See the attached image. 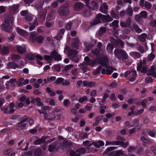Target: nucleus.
I'll return each instance as SVG.
<instances>
[{"label":"nucleus","mask_w":156,"mask_h":156,"mask_svg":"<svg viewBox=\"0 0 156 156\" xmlns=\"http://www.w3.org/2000/svg\"><path fill=\"white\" fill-rule=\"evenodd\" d=\"M113 20L109 15H105L99 13L96 15L95 19L91 22V25H94L101 23L102 21L105 23L111 21Z\"/></svg>","instance_id":"nucleus-1"},{"label":"nucleus","mask_w":156,"mask_h":156,"mask_svg":"<svg viewBox=\"0 0 156 156\" xmlns=\"http://www.w3.org/2000/svg\"><path fill=\"white\" fill-rule=\"evenodd\" d=\"M14 18L10 16L5 17L4 21L1 25V28L2 30L6 32H9L12 28L10 24L12 23Z\"/></svg>","instance_id":"nucleus-2"},{"label":"nucleus","mask_w":156,"mask_h":156,"mask_svg":"<svg viewBox=\"0 0 156 156\" xmlns=\"http://www.w3.org/2000/svg\"><path fill=\"white\" fill-rule=\"evenodd\" d=\"M115 56L119 60L126 59L128 58V55L124 50L115 49L114 51Z\"/></svg>","instance_id":"nucleus-3"},{"label":"nucleus","mask_w":156,"mask_h":156,"mask_svg":"<svg viewBox=\"0 0 156 156\" xmlns=\"http://www.w3.org/2000/svg\"><path fill=\"white\" fill-rule=\"evenodd\" d=\"M36 33L32 32L30 35V40L33 42H37L39 43H41L44 39L43 37L39 36H36Z\"/></svg>","instance_id":"nucleus-4"},{"label":"nucleus","mask_w":156,"mask_h":156,"mask_svg":"<svg viewBox=\"0 0 156 156\" xmlns=\"http://www.w3.org/2000/svg\"><path fill=\"white\" fill-rule=\"evenodd\" d=\"M69 11L68 7L63 5L60 7L58 10L59 15L62 16H67L69 13Z\"/></svg>","instance_id":"nucleus-5"},{"label":"nucleus","mask_w":156,"mask_h":156,"mask_svg":"<svg viewBox=\"0 0 156 156\" xmlns=\"http://www.w3.org/2000/svg\"><path fill=\"white\" fill-rule=\"evenodd\" d=\"M50 55L52 58L54 59L55 60L57 61H59L62 60V58L58 52L55 50H54L50 53Z\"/></svg>","instance_id":"nucleus-6"},{"label":"nucleus","mask_w":156,"mask_h":156,"mask_svg":"<svg viewBox=\"0 0 156 156\" xmlns=\"http://www.w3.org/2000/svg\"><path fill=\"white\" fill-rule=\"evenodd\" d=\"M97 61H98V63L102 66L106 64V63H108V58L105 56H103L98 58H97Z\"/></svg>","instance_id":"nucleus-7"},{"label":"nucleus","mask_w":156,"mask_h":156,"mask_svg":"<svg viewBox=\"0 0 156 156\" xmlns=\"http://www.w3.org/2000/svg\"><path fill=\"white\" fill-rule=\"evenodd\" d=\"M128 79L129 80L130 82L134 81L135 79L136 76V72L135 70H132V71H130V73L129 74Z\"/></svg>","instance_id":"nucleus-8"},{"label":"nucleus","mask_w":156,"mask_h":156,"mask_svg":"<svg viewBox=\"0 0 156 156\" xmlns=\"http://www.w3.org/2000/svg\"><path fill=\"white\" fill-rule=\"evenodd\" d=\"M84 5L83 3L78 2L75 3L73 9L75 11H80L83 8Z\"/></svg>","instance_id":"nucleus-9"},{"label":"nucleus","mask_w":156,"mask_h":156,"mask_svg":"<svg viewBox=\"0 0 156 156\" xmlns=\"http://www.w3.org/2000/svg\"><path fill=\"white\" fill-rule=\"evenodd\" d=\"M0 54L2 56H5L9 54V48L8 46H4L1 48Z\"/></svg>","instance_id":"nucleus-10"},{"label":"nucleus","mask_w":156,"mask_h":156,"mask_svg":"<svg viewBox=\"0 0 156 156\" xmlns=\"http://www.w3.org/2000/svg\"><path fill=\"white\" fill-rule=\"evenodd\" d=\"M17 51L18 53L20 54H23L26 51V48L25 47H22L21 46L17 45L16 46Z\"/></svg>","instance_id":"nucleus-11"},{"label":"nucleus","mask_w":156,"mask_h":156,"mask_svg":"<svg viewBox=\"0 0 156 156\" xmlns=\"http://www.w3.org/2000/svg\"><path fill=\"white\" fill-rule=\"evenodd\" d=\"M18 7L16 5H13L9 7V12L12 15L16 13Z\"/></svg>","instance_id":"nucleus-12"},{"label":"nucleus","mask_w":156,"mask_h":156,"mask_svg":"<svg viewBox=\"0 0 156 156\" xmlns=\"http://www.w3.org/2000/svg\"><path fill=\"white\" fill-rule=\"evenodd\" d=\"M19 121V122L16 123V128L17 130H20L25 128L26 124L23 123L20 121Z\"/></svg>","instance_id":"nucleus-13"},{"label":"nucleus","mask_w":156,"mask_h":156,"mask_svg":"<svg viewBox=\"0 0 156 156\" xmlns=\"http://www.w3.org/2000/svg\"><path fill=\"white\" fill-rule=\"evenodd\" d=\"M7 66L9 69H16L18 66V64L16 62H9L7 63Z\"/></svg>","instance_id":"nucleus-14"},{"label":"nucleus","mask_w":156,"mask_h":156,"mask_svg":"<svg viewBox=\"0 0 156 156\" xmlns=\"http://www.w3.org/2000/svg\"><path fill=\"white\" fill-rule=\"evenodd\" d=\"M77 53L78 51L72 49L68 51V55L70 58H72L73 57H74V56H76Z\"/></svg>","instance_id":"nucleus-15"},{"label":"nucleus","mask_w":156,"mask_h":156,"mask_svg":"<svg viewBox=\"0 0 156 156\" xmlns=\"http://www.w3.org/2000/svg\"><path fill=\"white\" fill-rule=\"evenodd\" d=\"M80 42L79 39L78 38L75 39L74 41L72 44V47L76 49H77L79 48V43Z\"/></svg>","instance_id":"nucleus-16"},{"label":"nucleus","mask_w":156,"mask_h":156,"mask_svg":"<svg viewBox=\"0 0 156 156\" xmlns=\"http://www.w3.org/2000/svg\"><path fill=\"white\" fill-rule=\"evenodd\" d=\"M34 156H42V150L39 148H36L34 151Z\"/></svg>","instance_id":"nucleus-17"},{"label":"nucleus","mask_w":156,"mask_h":156,"mask_svg":"<svg viewBox=\"0 0 156 156\" xmlns=\"http://www.w3.org/2000/svg\"><path fill=\"white\" fill-rule=\"evenodd\" d=\"M46 140L45 137L42 136L40 138L36 140L34 142V144L35 145H39L41 143H44Z\"/></svg>","instance_id":"nucleus-18"},{"label":"nucleus","mask_w":156,"mask_h":156,"mask_svg":"<svg viewBox=\"0 0 156 156\" xmlns=\"http://www.w3.org/2000/svg\"><path fill=\"white\" fill-rule=\"evenodd\" d=\"M125 22L128 27L131 30H133V28L131 25V18L130 17H128L126 20Z\"/></svg>","instance_id":"nucleus-19"},{"label":"nucleus","mask_w":156,"mask_h":156,"mask_svg":"<svg viewBox=\"0 0 156 156\" xmlns=\"http://www.w3.org/2000/svg\"><path fill=\"white\" fill-rule=\"evenodd\" d=\"M130 55L136 59L140 58L141 56L139 53L136 51H132L130 52Z\"/></svg>","instance_id":"nucleus-20"},{"label":"nucleus","mask_w":156,"mask_h":156,"mask_svg":"<svg viewBox=\"0 0 156 156\" xmlns=\"http://www.w3.org/2000/svg\"><path fill=\"white\" fill-rule=\"evenodd\" d=\"M1 110L5 114H11L14 113L13 109H10L8 110V108L7 107H2L1 108Z\"/></svg>","instance_id":"nucleus-21"},{"label":"nucleus","mask_w":156,"mask_h":156,"mask_svg":"<svg viewBox=\"0 0 156 156\" xmlns=\"http://www.w3.org/2000/svg\"><path fill=\"white\" fill-rule=\"evenodd\" d=\"M35 7L38 10L42 9L43 6V3L41 1H37L35 2Z\"/></svg>","instance_id":"nucleus-22"},{"label":"nucleus","mask_w":156,"mask_h":156,"mask_svg":"<svg viewBox=\"0 0 156 156\" xmlns=\"http://www.w3.org/2000/svg\"><path fill=\"white\" fill-rule=\"evenodd\" d=\"M126 12L127 14L129 16H131L133 15V11L132 7L129 5L126 8Z\"/></svg>","instance_id":"nucleus-23"},{"label":"nucleus","mask_w":156,"mask_h":156,"mask_svg":"<svg viewBox=\"0 0 156 156\" xmlns=\"http://www.w3.org/2000/svg\"><path fill=\"white\" fill-rule=\"evenodd\" d=\"M55 150H57V149L56 148V144L55 142H53L49 146L48 150L49 152H52Z\"/></svg>","instance_id":"nucleus-24"},{"label":"nucleus","mask_w":156,"mask_h":156,"mask_svg":"<svg viewBox=\"0 0 156 156\" xmlns=\"http://www.w3.org/2000/svg\"><path fill=\"white\" fill-rule=\"evenodd\" d=\"M21 58V56L18 55L13 54L11 56L12 60L14 62H17Z\"/></svg>","instance_id":"nucleus-25"},{"label":"nucleus","mask_w":156,"mask_h":156,"mask_svg":"<svg viewBox=\"0 0 156 156\" xmlns=\"http://www.w3.org/2000/svg\"><path fill=\"white\" fill-rule=\"evenodd\" d=\"M103 116H98L95 119V122L93 124V126H97L99 123L100 121L102 119Z\"/></svg>","instance_id":"nucleus-26"},{"label":"nucleus","mask_w":156,"mask_h":156,"mask_svg":"<svg viewBox=\"0 0 156 156\" xmlns=\"http://www.w3.org/2000/svg\"><path fill=\"white\" fill-rule=\"evenodd\" d=\"M17 32L19 34L24 36L26 35L27 32L24 30L21 29L19 27H17L16 29Z\"/></svg>","instance_id":"nucleus-27"},{"label":"nucleus","mask_w":156,"mask_h":156,"mask_svg":"<svg viewBox=\"0 0 156 156\" xmlns=\"http://www.w3.org/2000/svg\"><path fill=\"white\" fill-rule=\"evenodd\" d=\"M38 25V23L37 20H34V22L30 25L29 27V29L30 31L33 30L34 29L35 27L36 26H37Z\"/></svg>","instance_id":"nucleus-28"},{"label":"nucleus","mask_w":156,"mask_h":156,"mask_svg":"<svg viewBox=\"0 0 156 156\" xmlns=\"http://www.w3.org/2000/svg\"><path fill=\"white\" fill-rule=\"evenodd\" d=\"M97 59V58H96L94 59H91L90 62L88 63H87V64L88 65H90L91 66L93 67L98 63Z\"/></svg>","instance_id":"nucleus-29"},{"label":"nucleus","mask_w":156,"mask_h":156,"mask_svg":"<svg viewBox=\"0 0 156 156\" xmlns=\"http://www.w3.org/2000/svg\"><path fill=\"white\" fill-rule=\"evenodd\" d=\"M107 29L105 27H101L100 28L98 35L99 36H101L106 32Z\"/></svg>","instance_id":"nucleus-30"},{"label":"nucleus","mask_w":156,"mask_h":156,"mask_svg":"<svg viewBox=\"0 0 156 156\" xmlns=\"http://www.w3.org/2000/svg\"><path fill=\"white\" fill-rule=\"evenodd\" d=\"M114 49V47L112 45L109 43L107 46L106 49L108 53H111Z\"/></svg>","instance_id":"nucleus-31"},{"label":"nucleus","mask_w":156,"mask_h":156,"mask_svg":"<svg viewBox=\"0 0 156 156\" xmlns=\"http://www.w3.org/2000/svg\"><path fill=\"white\" fill-rule=\"evenodd\" d=\"M46 90L51 97L54 96L55 95V93L51 90L49 87H47L46 88Z\"/></svg>","instance_id":"nucleus-32"},{"label":"nucleus","mask_w":156,"mask_h":156,"mask_svg":"<svg viewBox=\"0 0 156 156\" xmlns=\"http://www.w3.org/2000/svg\"><path fill=\"white\" fill-rule=\"evenodd\" d=\"M91 4L92 5V7L91 9L92 10H96L98 9V4L96 2L92 1L91 2Z\"/></svg>","instance_id":"nucleus-33"},{"label":"nucleus","mask_w":156,"mask_h":156,"mask_svg":"<svg viewBox=\"0 0 156 156\" xmlns=\"http://www.w3.org/2000/svg\"><path fill=\"white\" fill-rule=\"evenodd\" d=\"M110 14L112 17L116 18L119 16V14L118 12H115V11L112 10L111 11Z\"/></svg>","instance_id":"nucleus-34"},{"label":"nucleus","mask_w":156,"mask_h":156,"mask_svg":"<svg viewBox=\"0 0 156 156\" xmlns=\"http://www.w3.org/2000/svg\"><path fill=\"white\" fill-rule=\"evenodd\" d=\"M147 37V34L145 33H144L141 35V36L139 38L140 41L143 43L146 41V38Z\"/></svg>","instance_id":"nucleus-35"},{"label":"nucleus","mask_w":156,"mask_h":156,"mask_svg":"<svg viewBox=\"0 0 156 156\" xmlns=\"http://www.w3.org/2000/svg\"><path fill=\"white\" fill-rule=\"evenodd\" d=\"M155 57V55L152 52L150 54L148 55L147 59L149 61H152Z\"/></svg>","instance_id":"nucleus-36"},{"label":"nucleus","mask_w":156,"mask_h":156,"mask_svg":"<svg viewBox=\"0 0 156 156\" xmlns=\"http://www.w3.org/2000/svg\"><path fill=\"white\" fill-rule=\"evenodd\" d=\"M147 132L148 135L153 137L155 136L156 134V132L154 130H151L148 129L147 130Z\"/></svg>","instance_id":"nucleus-37"},{"label":"nucleus","mask_w":156,"mask_h":156,"mask_svg":"<svg viewBox=\"0 0 156 156\" xmlns=\"http://www.w3.org/2000/svg\"><path fill=\"white\" fill-rule=\"evenodd\" d=\"M133 26L134 28L135 29V30L136 32L140 33L142 32V30L137 25L135 24H133Z\"/></svg>","instance_id":"nucleus-38"},{"label":"nucleus","mask_w":156,"mask_h":156,"mask_svg":"<svg viewBox=\"0 0 156 156\" xmlns=\"http://www.w3.org/2000/svg\"><path fill=\"white\" fill-rule=\"evenodd\" d=\"M119 21L118 20H114L111 23L109 24L110 26H112L116 28L118 26Z\"/></svg>","instance_id":"nucleus-39"},{"label":"nucleus","mask_w":156,"mask_h":156,"mask_svg":"<svg viewBox=\"0 0 156 156\" xmlns=\"http://www.w3.org/2000/svg\"><path fill=\"white\" fill-rule=\"evenodd\" d=\"M44 58L45 60H46L48 63H51L53 59L51 55H45Z\"/></svg>","instance_id":"nucleus-40"},{"label":"nucleus","mask_w":156,"mask_h":156,"mask_svg":"<svg viewBox=\"0 0 156 156\" xmlns=\"http://www.w3.org/2000/svg\"><path fill=\"white\" fill-rule=\"evenodd\" d=\"M13 151L12 148H8L3 151V154L4 155H7Z\"/></svg>","instance_id":"nucleus-41"},{"label":"nucleus","mask_w":156,"mask_h":156,"mask_svg":"<svg viewBox=\"0 0 156 156\" xmlns=\"http://www.w3.org/2000/svg\"><path fill=\"white\" fill-rule=\"evenodd\" d=\"M87 97L86 96L84 95L82 97L80 98L79 99L78 101L80 103H82L84 101H87Z\"/></svg>","instance_id":"nucleus-42"},{"label":"nucleus","mask_w":156,"mask_h":156,"mask_svg":"<svg viewBox=\"0 0 156 156\" xmlns=\"http://www.w3.org/2000/svg\"><path fill=\"white\" fill-rule=\"evenodd\" d=\"M111 42L113 45L117 46L118 45V41L114 38L112 37L111 38Z\"/></svg>","instance_id":"nucleus-43"},{"label":"nucleus","mask_w":156,"mask_h":156,"mask_svg":"<svg viewBox=\"0 0 156 156\" xmlns=\"http://www.w3.org/2000/svg\"><path fill=\"white\" fill-rule=\"evenodd\" d=\"M140 15L142 18H146L147 16V13L146 11H141Z\"/></svg>","instance_id":"nucleus-44"},{"label":"nucleus","mask_w":156,"mask_h":156,"mask_svg":"<svg viewBox=\"0 0 156 156\" xmlns=\"http://www.w3.org/2000/svg\"><path fill=\"white\" fill-rule=\"evenodd\" d=\"M91 52L95 55L98 56L99 55L100 52L99 50L97 48H95L91 50Z\"/></svg>","instance_id":"nucleus-45"},{"label":"nucleus","mask_w":156,"mask_h":156,"mask_svg":"<svg viewBox=\"0 0 156 156\" xmlns=\"http://www.w3.org/2000/svg\"><path fill=\"white\" fill-rule=\"evenodd\" d=\"M29 119V118L26 115H24L23 116L21 119L19 120V121H20L22 123L27 122Z\"/></svg>","instance_id":"nucleus-46"},{"label":"nucleus","mask_w":156,"mask_h":156,"mask_svg":"<svg viewBox=\"0 0 156 156\" xmlns=\"http://www.w3.org/2000/svg\"><path fill=\"white\" fill-rule=\"evenodd\" d=\"M37 102V105L39 106H41L43 105V102L41 101V99L39 97L36 98V101Z\"/></svg>","instance_id":"nucleus-47"},{"label":"nucleus","mask_w":156,"mask_h":156,"mask_svg":"<svg viewBox=\"0 0 156 156\" xmlns=\"http://www.w3.org/2000/svg\"><path fill=\"white\" fill-rule=\"evenodd\" d=\"M54 70L57 72H59L61 71V68L59 65H54L53 66Z\"/></svg>","instance_id":"nucleus-48"},{"label":"nucleus","mask_w":156,"mask_h":156,"mask_svg":"<svg viewBox=\"0 0 156 156\" xmlns=\"http://www.w3.org/2000/svg\"><path fill=\"white\" fill-rule=\"evenodd\" d=\"M80 67L82 69L84 73L88 71V69L87 68L85 67V66L82 64H80Z\"/></svg>","instance_id":"nucleus-49"},{"label":"nucleus","mask_w":156,"mask_h":156,"mask_svg":"<svg viewBox=\"0 0 156 156\" xmlns=\"http://www.w3.org/2000/svg\"><path fill=\"white\" fill-rule=\"evenodd\" d=\"M85 45L88 50H89L93 46V44L90 42H88L85 43Z\"/></svg>","instance_id":"nucleus-50"},{"label":"nucleus","mask_w":156,"mask_h":156,"mask_svg":"<svg viewBox=\"0 0 156 156\" xmlns=\"http://www.w3.org/2000/svg\"><path fill=\"white\" fill-rule=\"evenodd\" d=\"M46 13L44 11H40L39 13L40 18L44 19H45L46 16Z\"/></svg>","instance_id":"nucleus-51"},{"label":"nucleus","mask_w":156,"mask_h":156,"mask_svg":"<svg viewBox=\"0 0 156 156\" xmlns=\"http://www.w3.org/2000/svg\"><path fill=\"white\" fill-rule=\"evenodd\" d=\"M123 141H119V145H120L124 148L126 147L128 145V143H125Z\"/></svg>","instance_id":"nucleus-52"},{"label":"nucleus","mask_w":156,"mask_h":156,"mask_svg":"<svg viewBox=\"0 0 156 156\" xmlns=\"http://www.w3.org/2000/svg\"><path fill=\"white\" fill-rule=\"evenodd\" d=\"M144 7L147 9H150L152 7L151 4L148 2H145L144 4Z\"/></svg>","instance_id":"nucleus-53"},{"label":"nucleus","mask_w":156,"mask_h":156,"mask_svg":"<svg viewBox=\"0 0 156 156\" xmlns=\"http://www.w3.org/2000/svg\"><path fill=\"white\" fill-rule=\"evenodd\" d=\"M15 35L12 34H10V35H8V38L9 41H12L15 38Z\"/></svg>","instance_id":"nucleus-54"},{"label":"nucleus","mask_w":156,"mask_h":156,"mask_svg":"<svg viewBox=\"0 0 156 156\" xmlns=\"http://www.w3.org/2000/svg\"><path fill=\"white\" fill-rule=\"evenodd\" d=\"M56 79L55 76H51L47 78V80L49 82H51L55 81Z\"/></svg>","instance_id":"nucleus-55"},{"label":"nucleus","mask_w":156,"mask_h":156,"mask_svg":"<svg viewBox=\"0 0 156 156\" xmlns=\"http://www.w3.org/2000/svg\"><path fill=\"white\" fill-rule=\"evenodd\" d=\"M83 16L87 17L90 15V11L88 9H86L83 11Z\"/></svg>","instance_id":"nucleus-56"},{"label":"nucleus","mask_w":156,"mask_h":156,"mask_svg":"<svg viewBox=\"0 0 156 156\" xmlns=\"http://www.w3.org/2000/svg\"><path fill=\"white\" fill-rule=\"evenodd\" d=\"M62 84L63 86H69L70 85V83L69 81H68L67 80H63Z\"/></svg>","instance_id":"nucleus-57"},{"label":"nucleus","mask_w":156,"mask_h":156,"mask_svg":"<svg viewBox=\"0 0 156 156\" xmlns=\"http://www.w3.org/2000/svg\"><path fill=\"white\" fill-rule=\"evenodd\" d=\"M147 61L146 59H144L142 61L141 60L140 62L139 66L142 67L143 66H146Z\"/></svg>","instance_id":"nucleus-58"},{"label":"nucleus","mask_w":156,"mask_h":156,"mask_svg":"<svg viewBox=\"0 0 156 156\" xmlns=\"http://www.w3.org/2000/svg\"><path fill=\"white\" fill-rule=\"evenodd\" d=\"M63 80V78L59 77L57 79V80L55 81V83L57 84H59L60 83H62Z\"/></svg>","instance_id":"nucleus-59"},{"label":"nucleus","mask_w":156,"mask_h":156,"mask_svg":"<svg viewBox=\"0 0 156 156\" xmlns=\"http://www.w3.org/2000/svg\"><path fill=\"white\" fill-rule=\"evenodd\" d=\"M147 72V67L146 66H143L142 67L141 72L142 73H146Z\"/></svg>","instance_id":"nucleus-60"},{"label":"nucleus","mask_w":156,"mask_h":156,"mask_svg":"<svg viewBox=\"0 0 156 156\" xmlns=\"http://www.w3.org/2000/svg\"><path fill=\"white\" fill-rule=\"evenodd\" d=\"M86 150L84 147H81L77 149L76 151V152L79 153H84L86 152Z\"/></svg>","instance_id":"nucleus-61"},{"label":"nucleus","mask_w":156,"mask_h":156,"mask_svg":"<svg viewBox=\"0 0 156 156\" xmlns=\"http://www.w3.org/2000/svg\"><path fill=\"white\" fill-rule=\"evenodd\" d=\"M72 23L71 22H69L65 26V28L66 30H69L71 28Z\"/></svg>","instance_id":"nucleus-62"},{"label":"nucleus","mask_w":156,"mask_h":156,"mask_svg":"<svg viewBox=\"0 0 156 156\" xmlns=\"http://www.w3.org/2000/svg\"><path fill=\"white\" fill-rule=\"evenodd\" d=\"M27 58L30 60H35V57L32 55L29 54L27 56Z\"/></svg>","instance_id":"nucleus-63"},{"label":"nucleus","mask_w":156,"mask_h":156,"mask_svg":"<svg viewBox=\"0 0 156 156\" xmlns=\"http://www.w3.org/2000/svg\"><path fill=\"white\" fill-rule=\"evenodd\" d=\"M123 155V153L121 151L119 150L116 151L114 154V156H119L120 155Z\"/></svg>","instance_id":"nucleus-64"}]
</instances>
